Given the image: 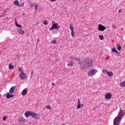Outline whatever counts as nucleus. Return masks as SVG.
Returning a JSON list of instances; mask_svg holds the SVG:
<instances>
[{"label":"nucleus","mask_w":125,"mask_h":125,"mask_svg":"<svg viewBox=\"0 0 125 125\" xmlns=\"http://www.w3.org/2000/svg\"><path fill=\"white\" fill-rule=\"evenodd\" d=\"M93 64V60H90L89 59H85L83 61V67H81V71H83L84 68H86L88 69V68H90L92 66Z\"/></svg>","instance_id":"1"},{"label":"nucleus","mask_w":125,"mask_h":125,"mask_svg":"<svg viewBox=\"0 0 125 125\" xmlns=\"http://www.w3.org/2000/svg\"><path fill=\"white\" fill-rule=\"evenodd\" d=\"M124 112H125V110H120L118 115L114 119L113 121V125H120V123H121V121H122V119H123V117L125 116V113Z\"/></svg>","instance_id":"2"},{"label":"nucleus","mask_w":125,"mask_h":125,"mask_svg":"<svg viewBox=\"0 0 125 125\" xmlns=\"http://www.w3.org/2000/svg\"><path fill=\"white\" fill-rule=\"evenodd\" d=\"M55 29H56L57 30L60 29V26H59L58 23H55V21H52V27H50L49 31H51V30H54Z\"/></svg>","instance_id":"3"},{"label":"nucleus","mask_w":125,"mask_h":125,"mask_svg":"<svg viewBox=\"0 0 125 125\" xmlns=\"http://www.w3.org/2000/svg\"><path fill=\"white\" fill-rule=\"evenodd\" d=\"M97 72V71L95 69L90 70L88 72V76H89L90 77H92V76H94V75H95Z\"/></svg>","instance_id":"4"},{"label":"nucleus","mask_w":125,"mask_h":125,"mask_svg":"<svg viewBox=\"0 0 125 125\" xmlns=\"http://www.w3.org/2000/svg\"><path fill=\"white\" fill-rule=\"evenodd\" d=\"M98 28L99 31H100L101 32L105 31V30H106V27L102 24H99Z\"/></svg>","instance_id":"5"},{"label":"nucleus","mask_w":125,"mask_h":125,"mask_svg":"<svg viewBox=\"0 0 125 125\" xmlns=\"http://www.w3.org/2000/svg\"><path fill=\"white\" fill-rule=\"evenodd\" d=\"M70 29L71 31V36L72 38H74L75 37V31H74V27L73 26V25L70 23L69 26Z\"/></svg>","instance_id":"6"},{"label":"nucleus","mask_w":125,"mask_h":125,"mask_svg":"<svg viewBox=\"0 0 125 125\" xmlns=\"http://www.w3.org/2000/svg\"><path fill=\"white\" fill-rule=\"evenodd\" d=\"M83 106H84V105H83V104H81V101L80 100V99H78L77 109H81V108H83Z\"/></svg>","instance_id":"7"},{"label":"nucleus","mask_w":125,"mask_h":125,"mask_svg":"<svg viewBox=\"0 0 125 125\" xmlns=\"http://www.w3.org/2000/svg\"><path fill=\"white\" fill-rule=\"evenodd\" d=\"M20 77L21 80H24V79L26 78V74L24 73L23 71H21V74L20 75Z\"/></svg>","instance_id":"8"},{"label":"nucleus","mask_w":125,"mask_h":125,"mask_svg":"<svg viewBox=\"0 0 125 125\" xmlns=\"http://www.w3.org/2000/svg\"><path fill=\"white\" fill-rule=\"evenodd\" d=\"M25 118H24L23 117H21L19 119V123L20 124V125H24V124H25Z\"/></svg>","instance_id":"9"},{"label":"nucleus","mask_w":125,"mask_h":125,"mask_svg":"<svg viewBox=\"0 0 125 125\" xmlns=\"http://www.w3.org/2000/svg\"><path fill=\"white\" fill-rule=\"evenodd\" d=\"M15 88H16V86H12L9 90V93L12 94V93H14V90H15Z\"/></svg>","instance_id":"10"},{"label":"nucleus","mask_w":125,"mask_h":125,"mask_svg":"<svg viewBox=\"0 0 125 125\" xmlns=\"http://www.w3.org/2000/svg\"><path fill=\"white\" fill-rule=\"evenodd\" d=\"M30 117H32L33 118V119H38V117L37 116V114H36L35 112H33L32 111L31 112Z\"/></svg>","instance_id":"11"},{"label":"nucleus","mask_w":125,"mask_h":125,"mask_svg":"<svg viewBox=\"0 0 125 125\" xmlns=\"http://www.w3.org/2000/svg\"><path fill=\"white\" fill-rule=\"evenodd\" d=\"M31 113H32V111H26L24 114L25 117H26V118H28V117H30V116H31Z\"/></svg>","instance_id":"12"},{"label":"nucleus","mask_w":125,"mask_h":125,"mask_svg":"<svg viewBox=\"0 0 125 125\" xmlns=\"http://www.w3.org/2000/svg\"><path fill=\"white\" fill-rule=\"evenodd\" d=\"M6 97L7 99H9L10 98H12L13 97H14V95H11L7 93L6 95Z\"/></svg>","instance_id":"13"},{"label":"nucleus","mask_w":125,"mask_h":125,"mask_svg":"<svg viewBox=\"0 0 125 125\" xmlns=\"http://www.w3.org/2000/svg\"><path fill=\"white\" fill-rule=\"evenodd\" d=\"M27 93H28V89L25 88L22 90L21 94L23 96H25V95H26V94H27Z\"/></svg>","instance_id":"14"},{"label":"nucleus","mask_w":125,"mask_h":125,"mask_svg":"<svg viewBox=\"0 0 125 125\" xmlns=\"http://www.w3.org/2000/svg\"><path fill=\"white\" fill-rule=\"evenodd\" d=\"M111 97H112V95L111 94L107 93L105 95V99H110Z\"/></svg>","instance_id":"15"},{"label":"nucleus","mask_w":125,"mask_h":125,"mask_svg":"<svg viewBox=\"0 0 125 125\" xmlns=\"http://www.w3.org/2000/svg\"><path fill=\"white\" fill-rule=\"evenodd\" d=\"M18 31L19 32V34H20V35H24V34H25V31L22 29H18Z\"/></svg>","instance_id":"16"},{"label":"nucleus","mask_w":125,"mask_h":125,"mask_svg":"<svg viewBox=\"0 0 125 125\" xmlns=\"http://www.w3.org/2000/svg\"><path fill=\"white\" fill-rule=\"evenodd\" d=\"M15 20L16 26H17V27H19V28H20V29H21L22 28V26L20 24H18V23H17V20H16V19H15Z\"/></svg>","instance_id":"17"},{"label":"nucleus","mask_w":125,"mask_h":125,"mask_svg":"<svg viewBox=\"0 0 125 125\" xmlns=\"http://www.w3.org/2000/svg\"><path fill=\"white\" fill-rule=\"evenodd\" d=\"M120 86H121V87H125V81L123 82L120 83Z\"/></svg>","instance_id":"18"},{"label":"nucleus","mask_w":125,"mask_h":125,"mask_svg":"<svg viewBox=\"0 0 125 125\" xmlns=\"http://www.w3.org/2000/svg\"><path fill=\"white\" fill-rule=\"evenodd\" d=\"M106 75H107V76H108V77H112L113 76V73L112 72L107 71Z\"/></svg>","instance_id":"19"},{"label":"nucleus","mask_w":125,"mask_h":125,"mask_svg":"<svg viewBox=\"0 0 125 125\" xmlns=\"http://www.w3.org/2000/svg\"><path fill=\"white\" fill-rule=\"evenodd\" d=\"M112 52H116V53H117V54L119 53V51H117V49H116V48L115 47L112 48Z\"/></svg>","instance_id":"20"},{"label":"nucleus","mask_w":125,"mask_h":125,"mask_svg":"<svg viewBox=\"0 0 125 125\" xmlns=\"http://www.w3.org/2000/svg\"><path fill=\"white\" fill-rule=\"evenodd\" d=\"M9 70H12V69H14V66H12V63H9Z\"/></svg>","instance_id":"21"},{"label":"nucleus","mask_w":125,"mask_h":125,"mask_svg":"<svg viewBox=\"0 0 125 125\" xmlns=\"http://www.w3.org/2000/svg\"><path fill=\"white\" fill-rule=\"evenodd\" d=\"M14 4H15L16 5L19 6V1H18V0H16L14 2Z\"/></svg>","instance_id":"22"},{"label":"nucleus","mask_w":125,"mask_h":125,"mask_svg":"<svg viewBox=\"0 0 125 125\" xmlns=\"http://www.w3.org/2000/svg\"><path fill=\"white\" fill-rule=\"evenodd\" d=\"M99 38L101 41H103V40H104V36H103L102 35H99Z\"/></svg>","instance_id":"23"},{"label":"nucleus","mask_w":125,"mask_h":125,"mask_svg":"<svg viewBox=\"0 0 125 125\" xmlns=\"http://www.w3.org/2000/svg\"><path fill=\"white\" fill-rule=\"evenodd\" d=\"M117 49L119 51H120V50H121V49H122V46L119 44H117Z\"/></svg>","instance_id":"24"},{"label":"nucleus","mask_w":125,"mask_h":125,"mask_svg":"<svg viewBox=\"0 0 125 125\" xmlns=\"http://www.w3.org/2000/svg\"><path fill=\"white\" fill-rule=\"evenodd\" d=\"M43 23L44 25H47V24H48V22H47V20H44Z\"/></svg>","instance_id":"25"},{"label":"nucleus","mask_w":125,"mask_h":125,"mask_svg":"<svg viewBox=\"0 0 125 125\" xmlns=\"http://www.w3.org/2000/svg\"><path fill=\"white\" fill-rule=\"evenodd\" d=\"M46 108L47 109H49V110H50V109H51V106H50V105H48L46 106Z\"/></svg>","instance_id":"26"},{"label":"nucleus","mask_w":125,"mask_h":125,"mask_svg":"<svg viewBox=\"0 0 125 125\" xmlns=\"http://www.w3.org/2000/svg\"><path fill=\"white\" fill-rule=\"evenodd\" d=\"M36 5L34 6H35V10H37L38 9V5L37 4H35Z\"/></svg>","instance_id":"27"},{"label":"nucleus","mask_w":125,"mask_h":125,"mask_svg":"<svg viewBox=\"0 0 125 125\" xmlns=\"http://www.w3.org/2000/svg\"><path fill=\"white\" fill-rule=\"evenodd\" d=\"M69 65H70V66H73V65H74V62L71 61V62H69Z\"/></svg>","instance_id":"28"},{"label":"nucleus","mask_w":125,"mask_h":125,"mask_svg":"<svg viewBox=\"0 0 125 125\" xmlns=\"http://www.w3.org/2000/svg\"><path fill=\"white\" fill-rule=\"evenodd\" d=\"M24 4V2L21 3V5H19V7H21L22 6H23Z\"/></svg>","instance_id":"29"},{"label":"nucleus","mask_w":125,"mask_h":125,"mask_svg":"<svg viewBox=\"0 0 125 125\" xmlns=\"http://www.w3.org/2000/svg\"><path fill=\"white\" fill-rule=\"evenodd\" d=\"M57 42V41L56 40H53L52 41V43H53L54 44L56 43Z\"/></svg>","instance_id":"30"},{"label":"nucleus","mask_w":125,"mask_h":125,"mask_svg":"<svg viewBox=\"0 0 125 125\" xmlns=\"http://www.w3.org/2000/svg\"><path fill=\"white\" fill-rule=\"evenodd\" d=\"M70 59H72V60H76V58L75 57L71 56L70 57Z\"/></svg>","instance_id":"31"},{"label":"nucleus","mask_w":125,"mask_h":125,"mask_svg":"<svg viewBox=\"0 0 125 125\" xmlns=\"http://www.w3.org/2000/svg\"><path fill=\"white\" fill-rule=\"evenodd\" d=\"M80 60H81L80 58H75V61H80Z\"/></svg>","instance_id":"32"},{"label":"nucleus","mask_w":125,"mask_h":125,"mask_svg":"<svg viewBox=\"0 0 125 125\" xmlns=\"http://www.w3.org/2000/svg\"><path fill=\"white\" fill-rule=\"evenodd\" d=\"M7 117L6 116H3V121H5V120H6Z\"/></svg>","instance_id":"33"},{"label":"nucleus","mask_w":125,"mask_h":125,"mask_svg":"<svg viewBox=\"0 0 125 125\" xmlns=\"http://www.w3.org/2000/svg\"><path fill=\"white\" fill-rule=\"evenodd\" d=\"M112 27L113 29H117V26H116L115 25H112Z\"/></svg>","instance_id":"34"},{"label":"nucleus","mask_w":125,"mask_h":125,"mask_svg":"<svg viewBox=\"0 0 125 125\" xmlns=\"http://www.w3.org/2000/svg\"><path fill=\"white\" fill-rule=\"evenodd\" d=\"M107 72H108L107 71V70H103V73H106L107 74Z\"/></svg>","instance_id":"35"},{"label":"nucleus","mask_w":125,"mask_h":125,"mask_svg":"<svg viewBox=\"0 0 125 125\" xmlns=\"http://www.w3.org/2000/svg\"><path fill=\"white\" fill-rule=\"evenodd\" d=\"M117 56L118 57H120V56H121V54H120V52H119V53H118L117 54Z\"/></svg>","instance_id":"36"},{"label":"nucleus","mask_w":125,"mask_h":125,"mask_svg":"<svg viewBox=\"0 0 125 125\" xmlns=\"http://www.w3.org/2000/svg\"><path fill=\"white\" fill-rule=\"evenodd\" d=\"M79 65H81V64H83V62H82V61H80L79 62Z\"/></svg>","instance_id":"37"},{"label":"nucleus","mask_w":125,"mask_h":125,"mask_svg":"<svg viewBox=\"0 0 125 125\" xmlns=\"http://www.w3.org/2000/svg\"><path fill=\"white\" fill-rule=\"evenodd\" d=\"M36 116H37V117L38 118V117H40L41 116V115H40V114H37Z\"/></svg>","instance_id":"38"},{"label":"nucleus","mask_w":125,"mask_h":125,"mask_svg":"<svg viewBox=\"0 0 125 125\" xmlns=\"http://www.w3.org/2000/svg\"><path fill=\"white\" fill-rule=\"evenodd\" d=\"M119 13H121L122 12V9H120L118 11Z\"/></svg>","instance_id":"39"},{"label":"nucleus","mask_w":125,"mask_h":125,"mask_svg":"<svg viewBox=\"0 0 125 125\" xmlns=\"http://www.w3.org/2000/svg\"><path fill=\"white\" fill-rule=\"evenodd\" d=\"M51 1H56V0H50Z\"/></svg>","instance_id":"40"},{"label":"nucleus","mask_w":125,"mask_h":125,"mask_svg":"<svg viewBox=\"0 0 125 125\" xmlns=\"http://www.w3.org/2000/svg\"><path fill=\"white\" fill-rule=\"evenodd\" d=\"M25 13H22L23 16H25Z\"/></svg>","instance_id":"41"},{"label":"nucleus","mask_w":125,"mask_h":125,"mask_svg":"<svg viewBox=\"0 0 125 125\" xmlns=\"http://www.w3.org/2000/svg\"><path fill=\"white\" fill-rule=\"evenodd\" d=\"M17 58H18V59H19V55H17Z\"/></svg>","instance_id":"42"},{"label":"nucleus","mask_w":125,"mask_h":125,"mask_svg":"<svg viewBox=\"0 0 125 125\" xmlns=\"http://www.w3.org/2000/svg\"><path fill=\"white\" fill-rule=\"evenodd\" d=\"M40 42V39L37 40V42Z\"/></svg>","instance_id":"43"},{"label":"nucleus","mask_w":125,"mask_h":125,"mask_svg":"<svg viewBox=\"0 0 125 125\" xmlns=\"http://www.w3.org/2000/svg\"><path fill=\"white\" fill-rule=\"evenodd\" d=\"M33 74H34V71L31 72V75H33Z\"/></svg>","instance_id":"44"},{"label":"nucleus","mask_w":125,"mask_h":125,"mask_svg":"<svg viewBox=\"0 0 125 125\" xmlns=\"http://www.w3.org/2000/svg\"><path fill=\"white\" fill-rule=\"evenodd\" d=\"M54 84H55L54 83H52V85H54Z\"/></svg>","instance_id":"45"},{"label":"nucleus","mask_w":125,"mask_h":125,"mask_svg":"<svg viewBox=\"0 0 125 125\" xmlns=\"http://www.w3.org/2000/svg\"><path fill=\"white\" fill-rule=\"evenodd\" d=\"M0 98H1V95L0 94Z\"/></svg>","instance_id":"46"},{"label":"nucleus","mask_w":125,"mask_h":125,"mask_svg":"<svg viewBox=\"0 0 125 125\" xmlns=\"http://www.w3.org/2000/svg\"><path fill=\"white\" fill-rule=\"evenodd\" d=\"M35 4H36L34 3L32 5V6H33V5H35Z\"/></svg>","instance_id":"47"}]
</instances>
